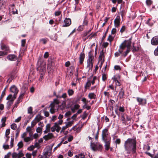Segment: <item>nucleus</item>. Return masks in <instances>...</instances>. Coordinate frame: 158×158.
Returning <instances> with one entry per match:
<instances>
[{
    "label": "nucleus",
    "instance_id": "nucleus-1",
    "mask_svg": "<svg viewBox=\"0 0 158 158\" xmlns=\"http://www.w3.org/2000/svg\"><path fill=\"white\" fill-rule=\"evenodd\" d=\"M124 146L126 151H129L131 148L133 153H136V141L135 139H128L125 142Z\"/></svg>",
    "mask_w": 158,
    "mask_h": 158
},
{
    "label": "nucleus",
    "instance_id": "nucleus-2",
    "mask_svg": "<svg viewBox=\"0 0 158 158\" xmlns=\"http://www.w3.org/2000/svg\"><path fill=\"white\" fill-rule=\"evenodd\" d=\"M131 38H130L128 40H125L121 44H123L125 46V48H127L126 51L123 54V55L124 57H125L128 53L131 51Z\"/></svg>",
    "mask_w": 158,
    "mask_h": 158
},
{
    "label": "nucleus",
    "instance_id": "nucleus-3",
    "mask_svg": "<svg viewBox=\"0 0 158 158\" xmlns=\"http://www.w3.org/2000/svg\"><path fill=\"white\" fill-rule=\"evenodd\" d=\"M94 57L93 55L91 54V52L89 53V58L87 60V68L89 69L88 71L92 70L93 69L94 63L93 60Z\"/></svg>",
    "mask_w": 158,
    "mask_h": 158
},
{
    "label": "nucleus",
    "instance_id": "nucleus-4",
    "mask_svg": "<svg viewBox=\"0 0 158 158\" xmlns=\"http://www.w3.org/2000/svg\"><path fill=\"white\" fill-rule=\"evenodd\" d=\"M125 49V46L123 44H121L119 47V49L118 52H116L114 53V56L115 57H117L120 56V54H122V56H124L123 55V54L124 53H123L124 50Z\"/></svg>",
    "mask_w": 158,
    "mask_h": 158
},
{
    "label": "nucleus",
    "instance_id": "nucleus-5",
    "mask_svg": "<svg viewBox=\"0 0 158 158\" xmlns=\"http://www.w3.org/2000/svg\"><path fill=\"white\" fill-rule=\"evenodd\" d=\"M108 129L106 128H105L103 129L102 131V138L103 141L107 140H110V137L108 136Z\"/></svg>",
    "mask_w": 158,
    "mask_h": 158
},
{
    "label": "nucleus",
    "instance_id": "nucleus-6",
    "mask_svg": "<svg viewBox=\"0 0 158 158\" xmlns=\"http://www.w3.org/2000/svg\"><path fill=\"white\" fill-rule=\"evenodd\" d=\"M136 99L138 102V105L139 106H145L147 104V100L145 98L137 97Z\"/></svg>",
    "mask_w": 158,
    "mask_h": 158
},
{
    "label": "nucleus",
    "instance_id": "nucleus-7",
    "mask_svg": "<svg viewBox=\"0 0 158 158\" xmlns=\"http://www.w3.org/2000/svg\"><path fill=\"white\" fill-rule=\"evenodd\" d=\"M10 91L14 94L13 95L17 96L19 90L16 86L15 85H12L10 88Z\"/></svg>",
    "mask_w": 158,
    "mask_h": 158
},
{
    "label": "nucleus",
    "instance_id": "nucleus-8",
    "mask_svg": "<svg viewBox=\"0 0 158 158\" xmlns=\"http://www.w3.org/2000/svg\"><path fill=\"white\" fill-rule=\"evenodd\" d=\"M120 18L119 16H117L114 21V26L116 27H118L120 25Z\"/></svg>",
    "mask_w": 158,
    "mask_h": 158
},
{
    "label": "nucleus",
    "instance_id": "nucleus-9",
    "mask_svg": "<svg viewBox=\"0 0 158 158\" xmlns=\"http://www.w3.org/2000/svg\"><path fill=\"white\" fill-rule=\"evenodd\" d=\"M151 44L153 45H158V35L152 38L151 40Z\"/></svg>",
    "mask_w": 158,
    "mask_h": 158
},
{
    "label": "nucleus",
    "instance_id": "nucleus-10",
    "mask_svg": "<svg viewBox=\"0 0 158 158\" xmlns=\"http://www.w3.org/2000/svg\"><path fill=\"white\" fill-rule=\"evenodd\" d=\"M64 24L63 25V27H67L69 26L71 24V19L69 18H66L64 21Z\"/></svg>",
    "mask_w": 158,
    "mask_h": 158
},
{
    "label": "nucleus",
    "instance_id": "nucleus-11",
    "mask_svg": "<svg viewBox=\"0 0 158 158\" xmlns=\"http://www.w3.org/2000/svg\"><path fill=\"white\" fill-rule=\"evenodd\" d=\"M124 89L123 87H122L120 90L118 95V96L120 99H122L124 98Z\"/></svg>",
    "mask_w": 158,
    "mask_h": 158
},
{
    "label": "nucleus",
    "instance_id": "nucleus-12",
    "mask_svg": "<svg viewBox=\"0 0 158 158\" xmlns=\"http://www.w3.org/2000/svg\"><path fill=\"white\" fill-rule=\"evenodd\" d=\"M37 70L39 71L40 73H44L45 74V65H43L42 66L38 67Z\"/></svg>",
    "mask_w": 158,
    "mask_h": 158
},
{
    "label": "nucleus",
    "instance_id": "nucleus-13",
    "mask_svg": "<svg viewBox=\"0 0 158 158\" xmlns=\"http://www.w3.org/2000/svg\"><path fill=\"white\" fill-rule=\"evenodd\" d=\"M105 143V148L106 151L108 150L110 148V140H107L104 141Z\"/></svg>",
    "mask_w": 158,
    "mask_h": 158
},
{
    "label": "nucleus",
    "instance_id": "nucleus-14",
    "mask_svg": "<svg viewBox=\"0 0 158 158\" xmlns=\"http://www.w3.org/2000/svg\"><path fill=\"white\" fill-rule=\"evenodd\" d=\"M7 58L11 61H15L17 59V57L15 55H9L7 56Z\"/></svg>",
    "mask_w": 158,
    "mask_h": 158
},
{
    "label": "nucleus",
    "instance_id": "nucleus-15",
    "mask_svg": "<svg viewBox=\"0 0 158 158\" xmlns=\"http://www.w3.org/2000/svg\"><path fill=\"white\" fill-rule=\"evenodd\" d=\"M53 135L52 133H49L47 135H45L43 137V138L45 140L47 141L52 138Z\"/></svg>",
    "mask_w": 158,
    "mask_h": 158
},
{
    "label": "nucleus",
    "instance_id": "nucleus-16",
    "mask_svg": "<svg viewBox=\"0 0 158 158\" xmlns=\"http://www.w3.org/2000/svg\"><path fill=\"white\" fill-rule=\"evenodd\" d=\"M85 57V55L84 53H81L79 56V63L80 64L83 63Z\"/></svg>",
    "mask_w": 158,
    "mask_h": 158
},
{
    "label": "nucleus",
    "instance_id": "nucleus-17",
    "mask_svg": "<svg viewBox=\"0 0 158 158\" xmlns=\"http://www.w3.org/2000/svg\"><path fill=\"white\" fill-rule=\"evenodd\" d=\"M37 64L38 67L42 66L43 65H45V64H44L43 59L39 58Z\"/></svg>",
    "mask_w": 158,
    "mask_h": 158
},
{
    "label": "nucleus",
    "instance_id": "nucleus-18",
    "mask_svg": "<svg viewBox=\"0 0 158 158\" xmlns=\"http://www.w3.org/2000/svg\"><path fill=\"white\" fill-rule=\"evenodd\" d=\"M134 44L135 43H133V48H132V51L133 53L138 51L139 49V46L135 47Z\"/></svg>",
    "mask_w": 158,
    "mask_h": 158
},
{
    "label": "nucleus",
    "instance_id": "nucleus-19",
    "mask_svg": "<svg viewBox=\"0 0 158 158\" xmlns=\"http://www.w3.org/2000/svg\"><path fill=\"white\" fill-rule=\"evenodd\" d=\"M91 85V83H90V81H88L85 86V91H86L87 89H89Z\"/></svg>",
    "mask_w": 158,
    "mask_h": 158
},
{
    "label": "nucleus",
    "instance_id": "nucleus-20",
    "mask_svg": "<svg viewBox=\"0 0 158 158\" xmlns=\"http://www.w3.org/2000/svg\"><path fill=\"white\" fill-rule=\"evenodd\" d=\"M43 116L39 114L35 117L34 120L38 123L40 121L42 120L43 119Z\"/></svg>",
    "mask_w": 158,
    "mask_h": 158
},
{
    "label": "nucleus",
    "instance_id": "nucleus-21",
    "mask_svg": "<svg viewBox=\"0 0 158 158\" xmlns=\"http://www.w3.org/2000/svg\"><path fill=\"white\" fill-rule=\"evenodd\" d=\"M145 153L148 156L152 157V158H158V153H157L154 156H153L149 152H146Z\"/></svg>",
    "mask_w": 158,
    "mask_h": 158
},
{
    "label": "nucleus",
    "instance_id": "nucleus-22",
    "mask_svg": "<svg viewBox=\"0 0 158 158\" xmlns=\"http://www.w3.org/2000/svg\"><path fill=\"white\" fill-rule=\"evenodd\" d=\"M90 146L92 149L94 151L97 150V145L94 143L91 142L90 144Z\"/></svg>",
    "mask_w": 158,
    "mask_h": 158
},
{
    "label": "nucleus",
    "instance_id": "nucleus-23",
    "mask_svg": "<svg viewBox=\"0 0 158 158\" xmlns=\"http://www.w3.org/2000/svg\"><path fill=\"white\" fill-rule=\"evenodd\" d=\"M104 52L103 50H102L100 52V55L99 57V60H102V58L104 57Z\"/></svg>",
    "mask_w": 158,
    "mask_h": 158
},
{
    "label": "nucleus",
    "instance_id": "nucleus-24",
    "mask_svg": "<svg viewBox=\"0 0 158 158\" xmlns=\"http://www.w3.org/2000/svg\"><path fill=\"white\" fill-rule=\"evenodd\" d=\"M66 107V102L65 101H63L61 104L60 105V107L61 109L64 110Z\"/></svg>",
    "mask_w": 158,
    "mask_h": 158
},
{
    "label": "nucleus",
    "instance_id": "nucleus-25",
    "mask_svg": "<svg viewBox=\"0 0 158 158\" xmlns=\"http://www.w3.org/2000/svg\"><path fill=\"white\" fill-rule=\"evenodd\" d=\"M88 97L91 99H95L96 98V95L94 94V93H89L88 95Z\"/></svg>",
    "mask_w": 158,
    "mask_h": 158
},
{
    "label": "nucleus",
    "instance_id": "nucleus-26",
    "mask_svg": "<svg viewBox=\"0 0 158 158\" xmlns=\"http://www.w3.org/2000/svg\"><path fill=\"white\" fill-rule=\"evenodd\" d=\"M33 139V137H27L24 138V141L26 142H28L32 140Z\"/></svg>",
    "mask_w": 158,
    "mask_h": 158
},
{
    "label": "nucleus",
    "instance_id": "nucleus-27",
    "mask_svg": "<svg viewBox=\"0 0 158 158\" xmlns=\"http://www.w3.org/2000/svg\"><path fill=\"white\" fill-rule=\"evenodd\" d=\"M107 74L104 72L102 74V80L103 81H105L107 79Z\"/></svg>",
    "mask_w": 158,
    "mask_h": 158
},
{
    "label": "nucleus",
    "instance_id": "nucleus-28",
    "mask_svg": "<svg viewBox=\"0 0 158 158\" xmlns=\"http://www.w3.org/2000/svg\"><path fill=\"white\" fill-rule=\"evenodd\" d=\"M73 121H72L68 122H66V126L68 128L69 127H71L73 124Z\"/></svg>",
    "mask_w": 158,
    "mask_h": 158
},
{
    "label": "nucleus",
    "instance_id": "nucleus-29",
    "mask_svg": "<svg viewBox=\"0 0 158 158\" xmlns=\"http://www.w3.org/2000/svg\"><path fill=\"white\" fill-rule=\"evenodd\" d=\"M48 39L47 38H43L40 39V42H42L44 44H45L48 41Z\"/></svg>",
    "mask_w": 158,
    "mask_h": 158
},
{
    "label": "nucleus",
    "instance_id": "nucleus-30",
    "mask_svg": "<svg viewBox=\"0 0 158 158\" xmlns=\"http://www.w3.org/2000/svg\"><path fill=\"white\" fill-rule=\"evenodd\" d=\"M27 89L26 88H25L24 89V92L23 93L20 94L19 97L20 98H21L23 99V96L25 95V94L26 93V91L27 90Z\"/></svg>",
    "mask_w": 158,
    "mask_h": 158
},
{
    "label": "nucleus",
    "instance_id": "nucleus-31",
    "mask_svg": "<svg viewBox=\"0 0 158 158\" xmlns=\"http://www.w3.org/2000/svg\"><path fill=\"white\" fill-rule=\"evenodd\" d=\"M13 76V75H10L9 78L7 81V82H8L9 83H10L12 81V80L15 78Z\"/></svg>",
    "mask_w": 158,
    "mask_h": 158
},
{
    "label": "nucleus",
    "instance_id": "nucleus-32",
    "mask_svg": "<svg viewBox=\"0 0 158 158\" xmlns=\"http://www.w3.org/2000/svg\"><path fill=\"white\" fill-rule=\"evenodd\" d=\"M5 95V91H3L2 92V94L0 98V103H1L2 101V99L4 96Z\"/></svg>",
    "mask_w": 158,
    "mask_h": 158
},
{
    "label": "nucleus",
    "instance_id": "nucleus-33",
    "mask_svg": "<svg viewBox=\"0 0 158 158\" xmlns=\"http://www.w3.org/2000/svg\"><path fill=\"white\" fill-rule=\"evenodd\" d=\"M57 125L56 123H54V125L51 128V130L52 132H54L56 130V126Z\"/></svg>",
    "mask_w": 158,
    "mask_h": 158
},
{
    "label": "nucleus",
    "instance_id": "nucleus-34",
    "mask_svg": "<svg viewBox=\"0 0 158 158\" xmlns=\"http://www.w3.org/2000/svg\"><path fill=\"white\" fill-rule=\"evenodd\" d=\"M74 91L72 89H69L68 91V93L69 96L72 95L74 94Z\"/></svg>",
    "mask_w": 158,
    "mask_h": 158
},
{
    "label": "nucleus",
    "instance_id": "nucleus-35",
    "mask_svg": "<svg viewBox=\"0 0 158 158\" xmlns=\"http://www.w3.org/2000/svg\"><path fill=\"white\" fill-rule=\"evenodd\" d=\"M18 148H22L23 146V144L22 141H20L18 144Z\"/></svg>",
    "mask_w": 158,
    "mask_h": 158
},
{
    "label": "nucleus",
    "instance_id": "nucleus-36",
    "mask_svg": "<svg viewBox=\"0 0 158 158\" xmlns=\"http://www.w3.org/2000/svg\"><path fill=\"white\" fill-rule=\"evenodd\" d=\"M7 109L9 110L10 109V106L12 105L13 104L12 103H11L10 102H9V101L7 102Z\"/></svg>",
    "mask_w": 158,
    "mask_h": 158
},
{
    "label": "nucleus",
    "instance_id": "nucleus-37",
    "mask_svg": "<svg viewBox=\"0 0 158 158\" xmlns=\"http://www.w3.org/2000/svg\"><path fill=\"white\" fill-rule=\"evenodd\" d=\"M10 127L12 129L15 130L17 128V126L16 124L13 123L11 125Z\"/></svg>",
    "mask_w": 158,
    "mask_h": 158
},
{
    "label": "nucleus",
    "instance_id": "nucleus-38",
    "mask_svg": "<svg viewBox=\"0 0 158 158\" xmlns=\"http://www.w3.org/2000/svg\"><path fill=\"white\" fill-rule=\"evenodd\" d=\"M17 71L16 70H14L12 72L10 75H13V77L15 78L16 77V74L17 73Z\"/></svg>",
    "mask_w": 158,
    "mask_h": 158
},
{
    "label": "nucleus",
    "instance_id": "nucleus-39",
    "mask_svg": "<svg viewBox=\"0 0 158 158\" xmlns=\"http://www.w3.org/2000/svg\"><path fill=\"white\" fill-rule=\"evenodd\" d=\"M126 27L125 26L123 25L122 26L120 30V32L122 33H123L126 29Z\"/></svg>",
    "mask_w": 158,
    "mask_h": 158
},
{
    "label": "nucleus",
    "instance_id": "nucleus-40",
    "mask_svg": "<svg viewBox=\"0 0 158 158\" xmlns=\"http://www.w3.org/2000/svg\"><path fill=\"white\" fill-rule=\"evenodd\" d=\"M20 131V130L19 128H18L16 130V135H15V138H17L18 137V136L19 135V134Z\"/></svg>",
    "mask_w": 158,
    "mask_h": 158
},
{
    "label": "nucleus",
    "instance_id": "nucleus-41",
    "mask_svg": "<svg viewBox=\"0 0 158 158\" xmlns=\"http://www.w3.org/2000/svg\"><path fill=\"white\" fill-rule=\"evenodd\" d=\"M152 3V1L151 0H146V3L148 6H150Z\"/></svg>",
    "mask_w": 158,
    "mask_h": 158
},
{
    "label": "nucleus",
    "instance_id": "nucleus-42",
    "mask_svg": "<svg viewBox=\"0 0 158 158\" xmlns=\"http://www.w3.org/2000/svg\"><path fill=\"white\" fill-rule=\"evenodd\" d=\"M26 43V40L25 39H23L21 40V46L24 47Z\"/></svg>",
    "mask_w": 158,
    "mask_h": 158
},
{
    "label": "nucleus",
    "instance_id": "nucleus-43",
    "mask_svg": "<svg viewBox=\"0 0 158 158\" xmlns=\"http://www.w3.org/2000/svg\"><path fill=\"white\" fill-rule=\"evenodd\" d=\"M88 21L86 19V18L85 17L84 18V21H83V26H84L87 25L88 24Z\"/></svg>",
    "mask_w": 158,
    "mask_h": 158
},
{
    "label": "nucleus",
    "instance_id": "nucleus-44",
    "mask_svg": "<svg viewBox=\"0 0 158 158\" xmlns=\"http://www.w3.org/2000/svg\"><path fill=\"white\" fill-rule=\"evenodd\" d=\"M16 95H13V97L9 101L13 104L14 101L16 98Z\"/></svg>",
    "mask_w": 158,
    "mask_h": 158
},
{
    "label": "nucleus",
    "instance_id": "nucleus-45",
    "mask_svg": "<svg viewBox=\"0 0 158 158\" xmlns=\"http://www.w3.org/2000/svg\"><path fill=\"white\" fill-rule=\"evenodd\" d=\"M7 54V52L6 51H0V56L6 55Z\"/></svg>",
    "mask_w": 158,
    "mask_h": 158
},
{
    "label": "nucleus",
    "instance_id": "nucleus-46",
    "mask_svg": "<svg viewBox=\"0 0 158 158\" xmlns=\"http://www.w3.org/2000/svg\"><path fill=\"white\" fill-rule=\"evenodd\" d=\"M113 39L114 38L111 35H109L108 37L107 40L110 42H111L113 40Z\"/></svg>",
    "mask_w": 158,
    "mask_h": 158
},
{
    "label": "nucleus",
    "instance_id": "nucleus-47",
    "mask_svg": "<svg viewBox=\"0 0 158 158\" xmlns=\"http://www.w3.org/2000/svg\"><path fill=\"white\" fill-rule=\"evenodd\" d=\"M28 113L30 114H31L32 113V108L31 107H30L28 108Z\"/></svg>",
    "mask_w": 158,
    "mask_h": 158
},
{
    "label": "nucleus",
    "instance_id": "nucleus-48",
    "mask_svg": "<svg viewBox=\"0 0 158 158\" xmlns=\"http://www.w3.org/2000/svg\"><path fill=\"white\" fill-rule=\"evenodd\" d=\"M91 30H89V31L85 32L83 33L82 35H83V37H85L88 34H89L90 32L91 31Z\"/></svg>",
    "mask_w": 158,
    "mask_h": 158
},
{
    "label": "nucleus",
    "instance_id": "nucleus-49",
    "mask_svg": "<svg viewBox=\"0 0 158 158\" xmlns=\"http://www.w3.org/2000/svg\"><path fill=\"white\" fill-rule=\"evenodd\" d=\"M102 148V145H99L98 146H97V150L101 151Z\"/></svg>",
    "mask_w": 158,
    "mask_h": 158
},
{
    "label": "nucleus",
    "instance_id": "nucleus-50",
    "mask_svg": "<svg viewBox=\"0 0 158 158\" xmlns=\"http://www.w3.org/2000/svg\"><path fill=\"white\" fill-rule=\"evenodd\" d=\"M37 123L35 120L33 121L31 123V127H33Z\"/></svg>",
    "mask_w": 158,
    "mask_h": 158
},
{
    "label": "nucleus",
    "instance_id": "nucleus-51",
    "mask_svg": "<svg viewBox=\"0 0 158 158\" xmlns=\"http://www.w3.org/2000/svg\"><path fill=\"white\" fill-rule=\"evenodd\" d=\"M14 136L13 135V136L11 137V140L10 141V146L11 148L13 146L14 144Z\"/></svg>",
    "mask_w": 158,
    "mask_h": 158
},
{
    "label": "nucleus",
    "instance_id": "nucleus-52",
    "mask_svg": "<svg viewBox=\"0 0 158 158\" xmlns=\"http://www.w3.org/2000/svg\"><path fill=\"white\" fill-rule=\"evenodd\" d=\"M36 131L38 133H42V129L40 127H38L36 129Z\"/></svg>",
    "mask_w": 158,
    "mask_h": 158
},
{
    "label": "nucleus",
    "instance_id": "nucleus-53",
    "mask_svg": "<svg viewBox=\"0 0 158 158\" xmlns=\"http://www.w3.org/2000/svg\"><path fill=\"white\" fill-rule=\"evenodd\" d=\"M10 129H7L6 131L5 136L6 137H7L10 133Z\"/></svg>",
    "mask_w": 158,
    "mask_h": 158
},
{
    "label": "nucleus",
    "instance_id": "nucleus-54",
    "mask_svg": "<svg viewBox=\"0 0 158 158\" xmlns=\"http://www.w3.org/2000/svg\"><path fill=\"white\" fill-rule=\"evenodd\" d=\"M97 35V34L96 33H94V34H90V35H89L87 37V39H88V38L89 37H90V38L89 39H92L93 37H94V36H96Z\"/></svg>",
    "mask_w": 158,
    "mask_h": 158
},
{
    "label": "nucleus",
    "instance_id": "nucleus-55",
    "mask_svg": "<svg viewBox=\"0 0 158 158\" xmlns=\"http://www.w3.org/2000/svg\"><path fill=\"white\" fill-rule=\"evenodd\" d=\"M17 154L18 157H19V158H21L24 156L23 154L21 151L19 152V153H17Z\"/></svg>",
    "mask_w": 158,
    "mask_h": 158
},
{
    "label": "nucleus",
    "instance_id": "nucleus-56",
    "mask_svg": "<svg viewBox=\"0 0 158 158\" xmlns=\"http://www.w3.org/2000/svg\"><path fill=\"white\" fill-rule=\"evenodd\" d=\"M61 14V12L60 11H55V16H58Z\"/></svg>",
    "mask_w": 158,
    "mask_h": 158
},
{
    "label": "nucleus",
    "instance_id": "nucleus-57",
    "mask_svg": "<svg viewBox=\"0 0 158 158\" xmlns=\"http://www.w3.org/2000/svg\"><path fill=\"white\" fill-rule=\"evenodd\" d=\"M12 158H17L18 157L17 153L16 152H14L12 155Z\"/></svg>",
    "mask_w": 158,
    "mask_h": 158
},
{
    "label": "nucleus",
    "instance_id": "nucleus-58",
    "mask_svg": "<svg viewBox=\"0 0 158 158\" xmlns=\"http://www.w3.org/2000/svg\"><path fill=\"white\" fill-rule=\"evenodd\" d=\"M50 124H47L46 126V130L48 131H50Z\"/></svg>",
    "mask_w": 158,
    "mask_h": 158
},
{
    "label": "nucleus",
    "instance_id": "nucleus-59",
    "mask_svg": "<svg viewBox=\"0 0 158 158\" xmlns=\"http://www.w3.org/2000/svg\"><path fill=\"white\" fill-rule=\"evenodd\" d=\"M49 56V54L48 52H46L44 55V57L45 58H47Z\"/></svg>",
    "mask_w": 158,
    "mask_h": 158
},
{
    "label": "nucleus",
    "instance_id": "nucleus-60",
    "mask_svg": "<svg viewBox=\"0 0 158 158\" xmlns=\"http://www.w3.org/2000/svg\"><path fill=\"white\" fill-rule=\"evenodd\" d=\"M126 12L124 10H123L121 12V15L122 18L125 15Z\"/></svg>",
    "mask_w": 158,
    "mask_h": 158
},
{
    "label": "nucleus",
    "instance_id": "nucleus-61",
    "mask_svg": "<svg viewBox=\"0 0 158 158\" xmlns=\"http://www.w3.org/2000/svg\"><path fill=\"white\" fill-rule=\"evenodd\" d=\"M116 31V29L115 28H113L111 31V33L112 35H114L115 34Z\"/></svg>",
    "mask_w": 158,
    "mask_h": 158
},
{
    "label": "nucleus",
    "instance_id": "nucleus-62",
    "mask_svg": "<svg viewBox=\"0 0 158 158\" xmlns=\"http://www.w3.org/2000/svg\"><path fill=\"white\" fill-rule=\"evenodd\" d=\"M71 114V113L70 111H68L65 114V117H68Z\"/></svg>",
    "mask_w": 158,
    "mask_h": 158
},
{
    "label": "nucleus",
    "instance_id": "nucleus-63",
    "mask_svg": "<svg viewBox=\"0 0 158 158\" xmlns=\"http://www.w3.org/2000/svg\"><path fill=\"white\" fill-rule=\"evenodd\" d=\"M118 110L119 111L123 112H124L125 111L124 107L121 106L119 107Z\"/></svg>",
    "mask_w": 158,
    "mask_h": 158
},
{
    "label": "nucleus",
    "instance_id": "nucleus-64",
    "mask_svg": "<svg viewBox=\"0 0 158 158\" xmlns=\"http://www.w3.org/2000/svg\"><path fill=\"white\" fill-rule=\"evenodd\" d=\"M26 156L27 158H31V153H27L26 154Z\"/></svg>",
    "mask_w": 158,
    "mask_h": 158
}]
</instances>
